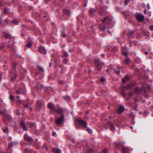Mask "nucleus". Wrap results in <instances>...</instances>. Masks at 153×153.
Here are the masks:
<instances>
[{
    "label": "nucleus",
    "instance_id": "f257e3e1",
    "mask_svg": "<svg viewBox=\"0 0 153 153\" xmlns=\"http://www.w3.org/2000/svg\"><path fill=\"white\" fill-rule=\"evenodd\" d=\"M135 16L137 20L140 21H143L145 19V16L142 14L137 13Z\"/></svg>",
    "mask_w": 153,
    "mask_h": 153
},
{
    "label": "nucleus",
    "instance_id": "f03ea898",
    "mask_svg": "<svg viewBox=\"0 0 153 153\" xmlns=\"http://www.w3.org/2000/svg\"><path fill=\"white\" fill-rule=\"evenodd\" d=\"M95 63L97 66V69L99 70L101 69L102 66L104 64L103 63H101L100 61L97 60L95 61Z\"/></svg>",
    "mask_w": 153,
    "mask_h": 153
},
{
    "label": "nucleus",
    "instance_id": "7ed1b4c3",
    "mask_svg": "<svg viewBox=\"0 0 153 153\" xmlns=\"http://www.w3.org/2000/svg\"><path fill=\"white\" fill-rule=\"evenodd\" d=\"M64 115H62L60 118H59L56 120V123L58 125H61L64 121Z\"/></svg>",
    "mask_w": 153,
    "mask_h": 153
},
{
    "label": "nucleus",
    "instance_id": "20e7f679",
    "mask_svg": "<svg viewBox=\"0 0 153 153\" xmlns=\"http://www.w3.org/2000/svg\"><path fill=\"white\" fill-rule=\"evenodd\" d=\"M78 122L79 123L81 126L84 127L87 126V123L86 122L81 119H79L78 120Z\"/></svg>",
    "mask_w": 153,
    "mask_h": 153
},
{
    "label": "nucleus",
    "instance_id": "39448f33",
    "mask_svg": "<svg viewBox=\"0 0 153 153\" xmlns=\"http://www.w3.org/2000/svg\"><path fill=\"white\" fill-rule=\"evenodd\" d=\"M112 19L111 17L108 18V17H105L103 19H101V20L104 22L107 20L109 23H111V21H112Z\"/></svg>",
    "mask_w": 153,
    "mask_h": 153
},
{
    "label": "nucleus",
    "instance_id": "423d86ee",
    "mask_svg": "<svg viewBox=\"0 0 153 153\" xmlns=\"http://www.w3.org/2000/svg\"><path fill=\"white\" fill-rule=\"evenodd\" d=\"M24 137L25 139L27 141H31L32 140V138L29 137L28 135L27 134H25L24 135Z\"/></svg>",
    "mask_w": 153,
    "mask_h": 153
},
{
    "label": "nucleus",
    "instance_id": "0eeeda50",
    "mask_svg": "<svg viewBox=\"0 0 153 153\" xmlns=\"http://www.w3.org/2000/svg\"><path fill=\"white\" fill-rule=\"evenodd\" d=\"M39 50L40 52L43 54H45L46 53V50L43 47H40V48H39Z\"/></svg>",
    "mask_w": 153,
    "mask_h": 153
},
{
    "label": "nucleus",
    "instance_id": "6e6552de",
    "mask_svg": "<svg viewBox=\"0 0 153 153\" xmlns=\"http://www.w3.org/2000/svg\"><path fill=\"white\" fill-rule=\"evenodd\" d=\"M124 110V107L123 106H122L119 107L117 110L118 113H120L122 112Z\"/></svg>",
    "mask_w": 153,
    "mask_h": 153
},
{
    "label": "nucleus",
    "instance_id": "1a4fd4ad",
    "mask_svg": "<svg viewBox=\"0 0 153 153\" xmlns=\"http://www.w3.org/2000/svg\"><path fill=\"white\" fill-rule=\"evenodd\" d=\"M52 151L54 153H61V150L56 148H53Z\"/></svg>",
    "mask_w": 153,
    "mask_h": 153
},
{
    "label": "nucleus",
    "instance_id": "9d476101",
    "mask_svg": "<svg viewBox=\"0 0 153 153\" xmlns=\"http://www.w3.org/2000/svg\"><path fill=\"white\" fill-rule=\"evenodd\" d=\"M129 150V149L125 147H123L122 150V152L123 153H128Z\"/></svg>",
    "mask_w": 153,
    "mask_h": 153
},
{
    "label": "nucleus",
    "instance_id": "9b49d317",
    "mask_svg": "<svg viewBox=\"0 0 153 153\" xmlns=\"http://www.w3.org/2000/svg\"><path fill=\"white\" fill-rule=\"evenodd\" d=\"M21 126L22 128H23V129L24 131H26L27 130V128L26 127L25 124V123L24 122H22L21 123Z\"/></svg>",
    "mask_w": 153,
    "mask_h": 153
},
{
    "label": "nucleus",
    "instance_id": "f8f14e48",
    "mask_svg": "<svg viewBox=\"0 0 153 153\" xmlns=\"http://www.w3.org/2000/svg\"><path fill=\"white\" fill-rule=\"evenodd\" d=\"M54 105L53 103H49L48 104V107L53 111H54Z\"/></svg>",
    "mask_w": 153,
    "mask_h": 153
},
{
    "label": "nucleus",
    "instance_id": "ddd939ff",
    "mask_svg": "<svg viewBox=\"0 0 153 153\" xmlns=\"http://www.w3.org/2000/svg\"><path fill=\"white\" fill-rule=\"evenodd\" d=\"M121 68H120V67L118 66L116 68H114V71L117 73V74H118L120 71V69Z\"/></svg>",
    "mask_w": 153,
    "mask_h": 153
},
{
    "label": "nucleus",
    "instance_id": "4468645a",
    "mask_svg": "<svg viewBox=\"0 0 153 153\" xmlns=\"http://www.w3.org/2000/svg\"><path fill=\"white\" fill-rule=\"evenodd\" d=\"M4 36L7 39H9L11 37V35L8 33H4Z\"/></svg>",
    "mask_w": 153,
    "mask_h": 153
},
{
    "label": "nucleus",
    "instance_id": "2eb2a0df",
    "mask_svg": "<svg viewBox=\"0 0 153 153\" xmlns=\"http://www.w3.org/2000/svg\"><path fill=\"white\" fill-rule=\"evenodd\" d=\"M135 92L138 94H140L142 93L143 91L140 89L139 88H136L135 90Z\"/></svg>",
    "mask_w": 153,
    "mask_h": 153
},
{
    "label": "nucleus",
    "instance_id": "dca6fc26",
    "mask_svg": "<svg viewBox=\"0 0 153 153\" xmlns=\"http://www.w3.org/2000/svg\"><path fill=\"white\" fill-rule=\"evenodd\" d=\"M63 12L64 14L68 15H69L71 14V12L69 10L65 9L63 10Z\"/></svg>",
    "mask_w": 153,
    "mask_h": 153
},
{
    "label": "nucleus",
    "instance_id": "f3484780",
    "mask_svg": "<svg viewBox=\"0 0 153 153\" xmlns=\"http://www.w3.org/2000/svg\"><path fill=\"white\" fill-rule=\"evenodd\" d=\"M129 79V77L128 76H126L125 77V79L124 78H123L122 79V80L123 82V83H125L126 82L125 81V79L126 80H128Z\"/></svg>",
    "mask_w": 153,
    "mask_h": 153
},
{
    "label": "nucleus",
    "instance_id": "a211bd4d",
    "mask_svg": "<svg viewBox=\"0 0 153 153\" xmlns=\"http://www.w3.org/2000/svg\"><path fill=\"white\" fill-rule=\"evenodd\" d=\"M55 111L57 113H61L63 111V110L61 108H59L55 109Z\"/></svg>",
    "mask_w": 153,
    "mask_h": 153
},
{
    "label": "nucleus",
    "instance_id": "6ab92c4d",
    "mask_svg": "<svg viewBox=\"0 0 153 153\" xmlns=\"http://www.w3.org/2000/svg\"><path fill=\"white\" fill-rule=\"evenodd\" d=\"M110 126L111 131H114V130H115V128L112 124V123H110Z\"/></svg>",
    "mask_w": 153,
    "mask_h": 153
},
{
    "label": "nucleus",
    "instance_id": "aec40b11",
    "mask_svg": "<svg viewBox=\"0 0 153 153\" xmlns=\"http://www.w3.org/2000/svg\"><path fill=\"white\" fill-rule=\"evenodd\" d=\"M130 60L129 58L127 57L125 59V62L126 64H128L129 63Z\"/></svg>",
    "mask_w": 153,
    "mask_h": 153
},
{
    "label": "nucleus",
    "instance_id": "412c9836",
    "mask_svg": "<svg viewBox=\"0 0 153 153\" xmlns=\"http://www.w3.org/2000/svg\"><path fill=\"white\" fill-rule=\"evenodd\" d=\"M64 99L67 101H69L70 100V97L68 96H66L65 97Z\"/></svg>",
    "mask_w": 153,
    "mask_h": 153
},
{
    "label": "nucleus",
    "instance_id": "4be33fe9",
    "mask_svg": "<svg viewBox=\"0 0 153 153\" xmlns=\"http://www.w3.org/2000/svg\"><path fill=\"white\" fill-rule=\"evenodd\" d=\"M86 131H87L88 133L91 134L92 133V131L91 129L89 128H87Z\"/></svg>",
    "mask_w": 153,
    "mask_h": 153
},
{
    "label": "nucleus",
    "instance_id": "5701e85b",
    "mask_svg": "<svg viewBox=\"0 0 153 153\" xmlns=\"http://www.w3.org/2000/svg\"><path fill=\"white\" fill-rule=\"evenodd\" d=\"M95 12V10L94 9H91L89 10V13L92 14H93Z\"/></svg>",
    "mask_w": 153,
    "mask_h": 153
},
{
    "label": "nucleus",
    "instance_id": "b1692460",
    "mask_svg": "<svg viewBox=\"0 0 153 153\" xmlns=\"http://www.w3.org/2000/svg\"><path fill=\"white\" fill-rule=\"evenodd\" d=\"M32 44L31 43H29L26 45L25 46L27 48H30L32 46Z\"/></svg>",
    "mask_w": 153,
    "mask_h": 153
},
{
    "label": "nucleus",
    "instance_id": "393cba45",
    "mask_svg": "<svg viewBox=\"0 0 153 153\" xmlns=\"http://www.w3.org/2000/svg\"><path fill=\"white\" fill-rule=\"evenodd\" d=\"M126 88L127 89H131L132 88L131 85L130 84H128Z\"/></svg>",
    "mask_w": 153,
    "mask_h": 153
},
{
    "label": "nucleus",
    "instance_id": "a878e982",
    "mask_svg": "<svg viewBox=\"0 0 153 153\" xmlns=\"http://www.w3.org/2000/svg\"><path fill=\"white\" fill-rule=\"evenodd\" d=\"M130 0H125V5H127L130 2Z\"/></svg>",
    "mask_w": 153,
    "mask_h": 153
},
{
    "label": "nucleus",
    "instance_id": "bb28decb",
    "mask_svg": "<svg viewBox=\"0 0 153 153\" xmlns=\"http://www.w3.org/2000/svg\"><path fill=\"white\" fill-rule=\"evenodd\" d=\"M3 131L4 132L7 133H8V128H6V129H3Z\"/></svg>",
    "mask_w": 153,
    "mask_h": 153
},
{
    "label": "nucleus",
    "instance_id": "cd10ccee",
    "mask_svg": "<svg viewBox=\"0 0 153 153\" xmlns=\"http://www.w3.org/2000/svg\"><path fill=\"white\" fill-rule=\"evenodd\" d=\"M61 35L63 37H65L66 36V35L65 34L64 31H62V33H61Z\"/></svg>",
    "mask_w": 153,
    "mask_h": 153
},
{
    "label": "nucleus",
    "instance_id": "c85d7f7f",
    "mask_svg": "<svg viewBox=\"0 0 153 153\" xmlns=\"http://www.w3.org/2000/svg\"><path fill=\"white\" fill-rule=\"evenodd\" d=\"M14 97L12 95V96H10V99L11 100H14Z\"/></svg>",
    "mask_w": 153,
    "mask_h": 153
},
{
    "label": "nucleus",
    "instance_id": "c756f323",
    "mask_svg": "<svg viewBox=\"0 0 153 153\" xmlns=\"http://www.w3.org/2000/svg\"><path fill=\"white\" fill-rule=\"evenodd\" d=\"M122 53L123 55H124L126 56H127V53L126 51L123 52Z\"/></svg>",
    "mask_w": 153,
    "mask_h": 153
},
{
    "label": "nucleus",
    "instance_id": "7c9ffc66",
    "mask_svg": "<svg viewBox=\"0 0 153 153\" xmlns=\"http://www.w3.org/2000/svg\"><path fill=\"white\" fill-rule=\"evenodd\" d=\"M8 12V10L7 9L5 8L4 11V12L5 13H7Z\"/></svg>",
    "mask_w": 153,
    "mask_h": 153
},
{
    "label": "nucleus",
    "instance_id": "2f4dec72",
    "mask_svg": "<svg viewBox=\"0 0 153 153\" xmlns=\"http://www.w3.org/2000/svg\"><path fill=\"white\" fill-rule=\"evenodd\" d=\"M149 29L150 30H153V25H151L149 27Z\"/></svg>",
    "mask_w": 153,
    "mask_h": 153
},
{
    "label": "nucleus",
    "instance_id": "473e14b6",
    "mask_svg": "<svg viewBox=\"0 0 153 153\" xmlns=\"http://www.w3.org/2000/svg\"><path fill=\"white\" fill-rule=\"evenodd\" d=\"M105 79L104 78H102L101 79H100V81L101 82H104V81H105Z\"/></svg>",
    "mask_w": 153,
    "mask_h": 153
},
{
    "label": "nucleus",
    "instance_id": "72a5a7b5",
    "mask_svg": "<svg viewBox=\"0 0 153 153\" xmlns=\"http://www.w3.org/2000/svg\"><path fill=\"white\" fill-rule=\"evenodd\" d=\"M64 56L65 57H67L68 56V53L67 52H65L64 53Z\"/></svg>",
    "mask_w": 153,
    "mask_h": 153
},
{
    "label": "nucleus",
    "instance_id": "f704fd0d",
    "mask_svg": "<svg viewBox=\"0 0 153 153\" xmlns=\"http://www.w3.org/2000/svg\"><path fill=\"white\" fill-rule=\"evenodd\" d=\"M13 23L16 25H18V22H17V21L16 20H14L13 21Z\"/></svg>",
    "mask_w": 153,
    "mask_h": 153
},
{
    "label": "nucleus",
    "instance_id": "c9c22d12",
    "mask_svg": "<svg viewBox=\"0 0 153 153\" xmlns=\"http://www.w3.org/2000/svg\"><path fill=\"white\" fill-rule=\"evenodd\" d=\"M107 152V149L105 148L103 150V152L104 153H106Z\"/></svg>",
    "mask_w": 153,
    "mask_h": 153
},
{
    "label": "nucleus",
    "instance_id": "e433bc0d",
    "mask_svg": "<svg viewBox=\"0 0 153 153\" xmlns=\"http://www.w3.org/2000/svg\"><path fill=\"white\" fill-rule=\"evenodd\" d=\"M13 144V142H11L8 144V146L9 147H11Z\"/></svg>",
    "mask_w": 153,
    "mask_h": 153
},
{
    "label": "nucleus",
    "instance_id": "4c0bfd02",
    "mask_svg": "<svg viewBox=\"0 0 153 153\" xmlns=\"http://www.w3.org/2000/svg\"><path fill=\"white\" fill-rule=\"evenodd\" d=\"M88 153H94V152L91 149H90Z\"/></svg>",
    "mask_w": 153,
    "mask_h": 153
},
{
    "label": "nucleus",
    "instance_id": "58836bf2",
    "mask_svg": "<svg viewBox=\"0 0 153 153\" xmlns=\"http://www.w3.org/2000/svg\"><path fill=\"white\" fill-rule=\"evenodd\" d=\"M122 94L123 96L125 97L126 96V94L123 92H122Z\"/></svg>",
    "mask_w": 153,
    "mask_h": 153
},
{
    "label": "nucleus",
    "instance_id": "ea45409f",
    "mask_svg": "<svg viewBox=\"0 0 153 153\" xmlns=\"http://www.w3.org/2000/svg\"><path fill=\"white\" fill-rule=\"evenodd\" d=\"M52 135L53 136H54L56 135V133L55 132H53L52 133Z\"/></svg>",
    "mask_w": 153,
    "mask_h": 153
},
{
    "label": "nucleus",
    "instance_id": "a19ab883",
    "mask_svg": "<svg viewBox=\"0 0 153 153\" xmlns=\"http://www.w3.org/2000/svg\"><path fill=\"white\" fill-rule=\"evenodd\" d=\"M15 79V77H12L11 78V80H14Z\"/></svg>",
    "mask_w": 153,
    "mask_h": 153
},
{
    "label": "nucleus",
    "instance_id": "79ce46f5",
    "mask_svg": "<svg viewBox=\"0 0 153 153\" xmlns=\"http://www.w3.org/2000/svg\"><path fill=\"white\" fill-rule=\"evenodd\" d=\"M51 65H52V64L51 62H50L49 63V66L50 67H51Z\"/></svg>",
    "mask_w": 153,
    "mask_h": 153
},
{
    "label": "nucleus",
    "instance_id": "37998d69",
    "mask_svg": "<svg viewBox=\"0 0 153 153\" xmlns=\"http://www.w3.org/2000/svg\"><path fill=\"white\" fill-rule=\"evenodd\" d=\"M133 94V93L132 92H131V93H130L129 94V95L130 96H131V95Z\"/></svg>",
    "mask_w": 153,
    "mask_h": 153
},
{
    "label": "nucleus",
    "instance_id": "c03bdc74",
    "mask_svg": "<svg viewBox=\"0 0 153 153\" xmlns=\"http://www.w3.org/2000/svg\"><path fill=\"white\" fill-rule=\"evenodd\" d=\"M147 12V10H144V12L145 13H146Z\"/></svg>",
    "mask_w": 153,
    "mask_h": 153
},
{
    "label": "nucleus",
    "instance_id": "a18cd8bd",
    "mask_svg": "<svg viewBox=\"0 0 153 153\" xmlns=\"http://www.w3.org/2000/svg\"><path fill=\"white\" fill-rule=\"evenodd\" d=\"M145 53L146 54H147L148 53L147 51H146L145 52Z\"/></svg>",
    "mask_w": 153,
    "mask_h": 153
},
{
    "label": "nucleus",
    "instance_id": "49530a36",
    "mask_svg": "<svg viewBox=\"0 0 153 153\" xmlns=\"http://www.w3.org/2000/svg\"><path fill=\"white\" fill-rule=\"evenodd\" d=\"M130 33H131V34H133V31H131L130 32Z\"/></svg>",
    "mask_w": 153,
    "mask_h": 153
},
{
    "label": "nucleus",
    "instance_id": "de8ad7c7",
    "mask_svg": "<svg viewBox=\"0 0 153 153\" xmlns=\"http://www.w3.org/2000/svg\"><path fill=\"white\" fill-rule=\"evenodd\" d=\"M16 64H15L14 65H13V67H15L16 66Z\"/></svg>",
    "mask_w": 153,
    "mask_h": 153
},
{
    "label": "nucleus",
    "instance_id": "09e8293b",
    "mask_svg": "<svg viewBox=\"0 0 153 153\" xmlns=\"http://www.w3.org/2000/svg\"><path fill=\"white\" fill-rule=\"evenodd\" d=\"M2 113H3V112L2 111H0V114H2Z\"/></svg>",
    "mask_w": 153,
    "mask_h": 153
},
{
    "label": "nucleus",
    "instance_id": "8fccbe9b",
    "mask_svg": "<svg viewBox=\"0 0 153 153\" xmlns=\"http://www.w3.org/2000/svg\"><path fill=\"white\" fill-rule=\"evenodd\" d=\"M16 92L17 93H19V91H16Z\"/></svg>",
    "mask_w": 153,
    "mask_h": 153
},
{
    "label": "nucleus",
    "instance_id": "3c124183",
    "mask_svg": "<svg viewBox=\"0 0 153 153\" xmlns=\"http://www.w3.org/2000/svg\"><path fill=\"white\" fill-rule=\"evenodd\" d=\"M102 56H104V54H102Z\"/></svg>",
    "mask_w": 153,
    "mask_h": 153
},
{
    "label": "nucleus",
    "instance_id": "603ef678",
    "mask_svg": "<svg viewBox=\"0 0 153 153\" xmlns=\"http://www.w3.org/2000/svg\"><path fill=\"white\" fill-rule=\"evenodd\" d=\"M27 105H25V107H27Z\"/></svg>",
    "mask_w": 153,
    "mask_h": 153
},
{
    "label": "nucleus",
    "instance_id": "864d4df0",
    "mask_svg": "<svg viewBox=\"0 0 153 153\" xmlns=\"http://www.w3.org/2000/svg\"><path fill=\"white\" fill-rule=\"evenodd\" d=\"M1 19H0V23L1 22Z\"/></svg>",
    "mask_w": 153,
    "mask_h": 153
},
{
    "label": "nucleus",
    "instance_id": "5fc2aeb1",
    "mask_svg": "<svg viewBox=\"0 0 153 153\" xmlns=\"http://www.w3.org/2000/svg\"><path fill=\"white\" fill-rule=\"evenodd\" d=\"M139 113H140V114H141V113H142V111H141V112L140 111V112H139Z\"/></svg>",
    "mask_w": 153,
    "mask_h": 153
},
{
    "label": "nucleus",
    "instance_id": "6e6d98bb",
    "mask_svg": "<svg viewBox=\"0 0 153 153\" xmlns=\"http://www.w3.org/2000/svg\"><path fill=\"white\" fill-rule=\"evenodd\" d=\"M107 72H109V71H108V70H107Z\"/></svg>",
    "mask_w": 153,
    "mask_h": 153
},
{
    "label": "nucleus",
    "instance_id": "4d7b16f0",
    "mask_svg": "<svg viewBox=\"0 0 153 153\" xmlns=\"http://www.w3.org/2000/svg\"><path fill=\"white\" fill-rule=\"evenodd\" d=\"M19 96H17V98H18V99H19Z\"/></svg>",
    "mask_w": 153,
    "mask_h": 153
},
{
    "label": "nucleus",
    "instance_id": "13d9d810",
    "mask_svg": "<svg viewBox=\"0 0 153 153\" xmlns=\"http://www.w3.org/2000/svg\"><path fill=\"white\" fill-rule=\"evenodd\" d=\"M146 32H147V33H149V31H146Z\"/></svg>",
    "mask_w": 153,
    "mask_h": 153
},
{
    "label": "nucleus",
    "instance_id": "bf43d9fd",
    "mask_svg": "<svg viewBox=\"0 0 153 153\" xmlns=\"http://www.w3.org/2000/svg\"><path fill=\"white\" fill-rule=\"evenodd\" d=\"M0 80L1 79V76H0Z\"/></svg>",
    "mask_w": 153,
    "mask_h": 153
},
{
    "label": "nucleus",
    "instance_id": "052dcab7",
    "mask_svg": "<svg viewBox=\"0 0 153 153\" xmlns=\"http://www.w3.org/2000/svg\"><path fill=\"white\" fill-rule=\"evenodd\" d=\"M42 71H44V70L43 69V68H42Z\"/></svg>",
    "mask_w": 153,
    "mask_h": 153
},
{
    "label": "nucleus",
    "instance_id": "680f3d73",
    "mask_svg": "<svg viewBox=\"0 0 153 153\" xmlns=\"http://www.w3.org/2000/svg\"><path fill=\"white\" fill-rule=\"evenodd\" d=\"M133 127L132 126L131 127V128H132Z\"/></svg>",
    "mask_w": 153,
    "mask_h": 153
},
{
    "label": "nucleus",
    "instance_id": "e2e57ef3",
    "mask_svg": "<svg viewBox=\"0 0 153 153\" xmlns=\"http://www.w3.org/2000/svg\"><path fill=\"white\" fill-rule=\"evenodd\" d=\"M146 153V152H145V153Z\"/></svg>",
    "mask_w": 153,
    "mask_h": 153
}]
</instances>
